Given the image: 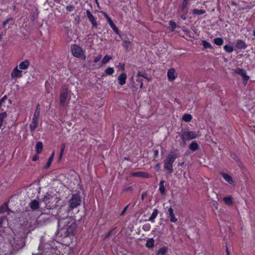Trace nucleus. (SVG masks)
Segmentation results:
<instances>
[{
    "label": "nucleus",
    "mask_w": 255,
    "mask_h": 255,
    "mask_svg": "<svg viewBox=\"0 0 255 255\" xmlns=\"http://www.w3.org/2000/svg\"><path fill=\"white\" fill-rule=\"evenodd\" d=\"M77 227L76 220L72 217L61 218L59 216L58 228L61 236L66 238L73 236L76 233Z\"/></svg>",
    "instance_id": "1"
},
{
    "label": "nucleus",
    "mask_w": 255,
    "mask_h": 255,
    "mask_svg": "<svg viewBox=\"0 0 255 255\" xmlns=\"http://www.w3.org/2000/svg\"><path fill=\"white\" fill-rule=\"evenodd\" d=\"M178 156L179 153L177 149L171 150L164 160V169L167 171L168 173L171 174L173 172V164Z\"/></svg>",
    "instance_id": "2"
},
{
    "label": "nucleus",
    "mask_w": 255,
    "mask_h": 255,
    "mask_svg": "<svg viewBox=\"0 0 255 255\" xmlns=\"http://www.w3.org/2000/svg\"><path fill=\"white\" fill-rule=\"evenodd\" d=\"M81 197L79 194H74L72 195L70 199L68 201V208L66 210L67 214L69 215V213L75 209L80 206L81 203Z\"/></svg>",
    "instance_id": "3"
},
{
    "label": "nucleus",
    "mask_w": 255,
    "mask_h": 255,
    "mask_svg": "<svg viewBox=\"0 0 255 255\" xmlns=\"http://www.w3.org/2000/svg\"><path fill=\"white\" fill-rule=\"evenodd\" d=\"M71 51L72 55L77 58H86V56L84 54V51L78 45L74 44L71 47Z\"/></svg>",
    "instance_id": "4"
},
{
    "label": "nucleus",
    "mask_w": 255,
    "mask_h": 255,
    "mask_svg": "<svg viewBox=\"0 0 255 255\" xmlns=\"http://www.w3.org/2000/svg\"><path fill=\"white\" fill-rule=\"evenodd\" d=\"M198 133L194 131H184L181 135L182 141V145L186 143L187 140L193 139L197 137Z\"/></svg>",
    "instance_id": "5"
},
{
    "label": "nucleus",
    "mask_w": 255,
    "mask_h": 255,
    "mask_svg": "<svg viewBox=\"0 0 255 255\" xmlns=\"http://www.w3.org/2000/svg\"><path fill=\"white\" fill-rule=\"evenodd\" d=\"M68 88L66 86L62 87L60 93V104L61 106L64 107L65 105L66 100L68 95Z\"/></svg>",
    "instance_id": "6"
},
{
    "label": "nucleus",
    "mask_w": 255,
    "mask_h": 255,
    "mask_svg": "<svg viewBox=\"0 0 255 255\" xmlns=\"http://www.w3.org/2000/svg\"><path fill=\"white\" fill-rule=\"evenodd\" d=\"M132 177H140L143 178H149L151 177L149 173L144 171H137L130 173Z\"/></svg>",
    "instance_id": "7"
},
{
    "label": "nucleus",
    "mask_w": 255,
    "mask_h": 255,
    "mask_svg": "<svg viewBox=\"0 0 255 255\" xmlns=\"http://www.w3.org/2000/svg\"><path fill=\"white\" fill-rule=\"evenodd\" d=\"M86 15L89 19V21L91 23L92 27L95 28H97L98 24L96 20V18L91 13L89 9L86 10Z\"/></svg>",
    "instance_id": "8"
},
{
    "label": "nucleus",
    "mask_w": 255,
    "mask_h": 255,
    "mask_svg": "<svg viewBox=\"0 0 255 255\" xmlns=\"http://www.w3.org/2000/svg\"><path fill=\"white\" fill-rule=\"evenodd\" d=\"M53 199V197L52 195L48 193H46L41 199V202H43L45 204V207H47V208H48L50 207L48 205L52 202Z\"/></svg>",
    "instance_id": "9"
},
{
    "label": "nucleus",
    "mask_w": 255,
    "mask_h": 255,
    "mask_svg": "<svg viewBox=\"0 0 255 255\" xmlns=\"http://www.w3.org/2000/svg\"><path fill=\"white\" fill-rule=\"evenodd\" d=\"M22 71L18 69V66H16L11 73V77L12 79L20 78L22 76Z\"/></svg>",
    "instance_id": "10"
},
{
    "label": "nucleus",
    "mask_w": 255,
    "mask_h": 255,
    "mask_svg": "<svg viewBox=\"0 0 255 255\" xmlns=\"http://www.w3.org/2000/svg\"><path fill=\"white\" fill-rule=\"evenodd\" d=\"M168 214L170 217V221L172 223H175L177 221V219L175 216L174 210L172 206L167 207Z\"/></svg>",
    "instance_id": "11"
},
{
    "label": "nucleus",
    "mask_w": 255,
    "mask_h": 255,
    "mask_svg": "<svg viewBox=\"0 0 255 255\" xmlns=\"http://www.w3.org/2000/svg\"><path fill=\"white\" fill-rule=\"evenodd\" d=\"M39 118L33 117L32 122L29 125V129L31 131L35 130L36 128L38 127V120Z\"/></svg>",
    "instance_id": "12"
},
{
    "label": "nucleus",
    "mask_w": 255,
    "mask_h": 255,
    "mask_svg": "<svg viewBox=\"0 0 255 255\" xmlns=\"http://www.w3.org/2000/svg\"><path fill=\"white\" fill-rule=\"evenodd\" d=\"M127 78V74L125 73H122L118 77V82L119 85L123 86L126 83Z\"/></svg>",
    "instance_id": "13"
},
{
    "label": "nucleus",
    "mask_w": 255,
    "mask_h": 255,
    "mask_svg": "<svg viewBox=\"0 0 255 255\" xmlns=\"http://www.w3.org/2000/svg\"><path fill=\"white\" fill-rule=\"evenodd\" d=\"M220 174L223 177L224 180L230 185H234V181L231 176L227 173L221 172Z\"/></svg>",
    "instance_id": "14"
},
{
    "label": "nucleus",
    "mask_w": 255,
    "mask_h": 255,
    "mask_svg": "<svg viewBox=\"0 0 255 255\" xmlns=\"http://www.w3.org/2000/svg\"><path fill=\"white\" fill-rule=\"evenodd\" d=\"M175 70L174 68L169 69L167 72V77L170 81L175 80L176 76H175Z\"/></svg>",
    "instance_id": "15"
},
{
    "label": "nucleus",
    "mask_w": 255,
    "mask_h": 255,
    "mask_svg": "<svg viewBox=\"0 0 255 255\" xmlns=\"http://www.w3.org/2000/svg\"><path fill=\"white\" fill-rule=\"evenodd\" d=\"M30 65V62L28 60H25L24 61L20 63L18 65V67L20 70H26L28 69Z\"/></svg>",
    "instance_id": "16"
},
{
    "label": "nucleus",
    "mask_w": 255,
    "mask_h": 255,
    "mask_svg": "<svg viewBox=\"0 0 255 255\" xmlns=\"http://www.w3.org/2000/svg\"><path fill=\"white\" fill-rule=\"evenodd\" d=\"M236 47L238 49H245L247 47V45L244 40L238 39L237 40Z\"/></svg>",
    "instance_id": "17"
},
{
    "label": "nucleus",
    "mask_w": 255,
    "mask_h": 255,
    "mask_svg": "<svg viewBox=\"0 0 255 255\" xmlns=\"http://www.w3.org/2000/svg\"><path fill=\"white\" fill-rule=\"evenodd\" d=\"M159 213V211L157 209H154L153 210V212L148 219V221H150L151 223H154L155 222V219L157 217V215Z\"/></svg>",
    "instance_id": "18"
},
{
    "label": "nucleus",
    "mask_w": 255,
    "mask_h": 255,
    "mask_svg": "<svg viewBox=\"0 0 255 255\" xmlns=\"http://www.w3.org/2000/svg\"><path fill=\"white\" fill-rule=\"evenodd\" d=\"M30 208L33 210L38 209L39 208V203L36 200H33L29 204Z\"/></svg>",
    "instance_id": "19"
},
{
    "label": "nucleus",
    "mask_w": 255,
    "mask_h": 255,
    "mask_svg": "<svg viewBox=\"0 0 255 255\" xmlns=\"http://www.w3.org/2000/svg\"><path fill=\"white\" fill-rule=\"evenodd\" d=\"M189 148L192 151H195L199 148V145L196 141H193L189 145Z\"/></svg>",
    "instance_id": "20"
},
{
    "label": "nucleus",
    "mask_w": 255,
    "mask_h": 255,
    "mask_svg": "<svg viewBox=\"0 0 255 255\" xmlns=\"http://www.w3.org/2000/svg\"><path fill=\"white\" fill-rule=\"evenodd\" d=\"M117 227H116L111 230L108 233L105 234L104 236V239L106 240L108 238H109L111 235H115L117 234Z\"/></svg>",
    "instance_id": "21"
},
{
    "label": "nucleus",
    "mask_w": 255,
    "mask_h": 255,
    "mask_svg": "<svg viewBox=\"0 0 255 255\" xmlns=\"http://www.w3.org/2000/svg\"><path fill=\"white\" fill-rule=\"evenodd\" d=\"M226 205L228 206H232L233 205V198L232 196H226L223 199Z\"/></svg>",
    "instance_id": "22"
},
{
    "label": "nucleus",
    "mask_w": 255,
    "mask_h": 255,
    "mask_svg": "<svg viewBox=\"0 0 255 255\" xmlns=\"http://www.w3.org/2000/svg\"><path fill=\"white\" fill-rule=\"evenodd\" d=\"M43 148V145L42 142L41 141L37 142L35 146L36 154H40L42 152Z\"/></svg>",
    "instance_id": "23"
},
{
    "label": "nucleus",
    "mask_w": 255,
    "mask_h": 255,
    "mask_svg": "<svg viewBox=\"0 0 255 255\" xmlns=\"http://www.w3.org/2000/svg\"><path fill=\"white\" fill-rule=\"evenodd\" d=\"M191 13L193 15H200L206 13V11L203 9H193L191 10Z\"/></svg>",
    "instance_id": "24"
},
{
    "label": "nucleus",
    "mask_w": 255,
    "mask_h": 255,
    "mask_svg": "<svg viewBox=\"0 0 255 255\" xmlns=\"http://www.w3.org/2000/svg\"><path fill=\"white\" fill-rule=\"evenodd\" d=\"M164 180H161L159 184V190L161 195H164L165 193V188L164 186Z\"/></svg>",
    "instance_id": "25"
},
{
    "label": "nucleus",
    "mask_w": 255,
    "mask_h": 255,
    "mask_svg": "<svg viewBox=\"0 0 255 255\" xmlns=\"http://www.w3.org/2000/svg\"><path fill=\"white\" fill-rule=\"evenodd\" d=\"M8 210V204L7 202L4 203L0 206V214L5 213Z\"/></svg>",
    "instance_id": "26"
},
{
    "label": "nucleus",
    "mask_w": 255,
    "mask_h": 255,
    "mask_svg": "<svg viewBox=\"0 0 255 255\" xmlns=\"http://www.w3.org/2000/svg\"><path fill=\"white\" fill-rule=\"evenodd\" d=\"M7 113L6 112H3L0 113V128L3 125L4 119L7 117Z\"/></svg>",
    "instance_id": "27"
},
{
    "label": "nucleus",
    "mask_w": 255,
    "mask_h": 255,
    "mask_svg": "<svg viewBox=\"0 0 255 255\" xmlns=\"http://www.w3.org/2000/svg\"><path fill=\"white\" fill-rule=\"evenodd\" d=\"M112 59V56L108 55H105L101 61V65L108 63Z\"/></svg>",
    "instance_id": "28"
},
{
    "label": "nucleus",
    "mask_w": 255,
    "mask_h": 255,
    "mask_svg": "<svg viewBox=\"0 0 255 255\" xmlns=\"http://www.w3.org/2000/svg\"><path fill=\"white\" fill-rule=\"evenodd\" d=\"M235 73L242 77L245 76L247 74L246 70L244 69L238 68L235 69Z\"/></svg>",
    "instance_id": "29"
},
{
    "label": "nucleus",
    "mask_w": 255,
    "mask_h": 255,
    "mask_svg": "<svg viewBox=\"0 0 255 255\" xmlns=\"http://www.w3.org/2000/svg\"><path fill=\"white\" fill-rule=\"evenodd\" d=\"M214 43L217 46H221L224 43V40L221 37H217L214 39Z\"/></svg>",
    "instance_id": "30"
},
{
    "label": "nucleus",
    "mask_w": 255,
    "mask_h": 255,
    "mask_svg": "<svg viewBox=\"0 0 255 255\" xmlns=\"http://www.w3.org/2000/svg\"><path fill=\"white\" fill-rule=\"evenodd\" d=\"M168 251V248L164 247L159 249L157 255H165Z\"/></svg>",
    "instance_id": "31"
},
{
    "label": "nucleus",
    "mask_w": 255,
    "mask_h": 255,
    "mask_svg": "<svg viewBox=\"0 0 255 255\" xmlns=\"http://www.w3.org/2000/svg\"><path fill=\"white\" fill-rule=\"evenodd\" d=\"M54 155V152H53L52 153V155L49 157L48 161L45 166V168H46V169L48 168L50 166V165L52 163V162L53 160Z\"/></svg>",
    "instance_id": "32"
},
{
    "label": "nucleus",
    "mask_w": 255,
    "mask_h": 255,
    "mask_svg": "<svg viewBox=\"0 0 255 255\" xmlns=\"http://www.w3.org/2000/svg\"><path fill=\"white\" fill-rule=\"evenodd\" d=\"M202 45L205 49H213V46L209 42L206 41V40H202Z\"/></svg>",
    "instance_id": "33"
},
{
    "label": "nucleus",
    "mask_w": 255,
    "mask_h": 255,
    "mask_svg": "<svg viewBox=\"0 0 255 255\" xmlns=\"http://www.w3.org/2000/svg\"><path fill=\"white\" fill-rule=\"evenodd\" d=\"M154 241L153 239H148L146 243V247L148 248H151L154 247Z\"/></svg>",
    "instance_id": "34"
},
{
    "label": "nucleus",
    "mask_w": 255,
    "mask_h": 255,
    "mask_svg": "<svg viewBox=\"0 0 255 255\" xmlns=\"http://www.w3.org/2000/svg\"><path fill=\"white\" fill-rule=\"evenodd\" d=\"M40 105L39 104H38L36 107V109L35 110V112L34 113L33 117L39 118L40 116Z\"/></svg>",
    "instance_id": "35"
},
{
    "label": "nucleus",
    "mask_w": 255,
    "mask_h": 255,
    "mask_svg": "<svg viewBox=\"0 0 255 255\" xmlns=\"http://www.w3.org/2000/svg\"><path fill=\"white\" fill-rule=\"evenodd\" d=\"M192 117L190 114H185L183 116L182 119L186 122H189L191 121Z\"/></svg>",
    "instance_id": "36"
},
{
    "label": "nucleus",
    "mask_w": 255,
    "mask_h": 255,
    "mask_svg": "<svg viewBox=\"0 0 255 255\" xmlns=\"http://www.w3.org/2000/svg\"><path fill=\"white\" fill-rule=\"evenodd\" d=\"M102 12L103 14V15H104V17H105V18L106 19V20H107V22L109 23V24L110 25V26L114 23L113 22V20H112L111 18L107 14V13H106L105 12Z\"/></svg>",
    "instance_id": "37"
},
{
    "label": "nucleus",
    "mask_w": 255,
    "mask_h": 255,
    "mask_svg": "<svg viewBox=\"0 0 255 255\" xmlns=\"http://www.w3.org/2000/svg\"><path fill=\"white\" fill-rule=\"evenodd\" d=\"M114 71L113 67H109L105 70V73L107 75H112L114 74Z\"/></svg>",
    "instance_id": "38"
},
{
    "label": "nucleus",
    "mask_w": 255,
    "mask_h": 255,
    "mask_svg": "<svg viewBox=\"0 0 255 255\" xmlns=\"http://www.w3.org/2000/svg\"><path fill=\"white\" fill-rule=\"evenodd\" d=\"M224 49L228 53H231L234 51L233 47L228 44H226L224 46Z\"/></svg>",
    "instance_id": "39"
},
{
    "label": "nucleus",
    "mask_w": 255,
    "mask_h": 255,
    "mask_svg": "<svg viewBox=\"0 0 255 255\" xmlns=\"http://www.w3.org/2000/svg\"><path fill=\"white\" fill-rule=\"evenodd\" d=\"M136 77H141L142 79H147V74L145 72L138 71L137 73Z\"/></svg>",
    "instance_id": "40"
},
{
    "label": "nucleus",
    "mask_w": 255,
    "mask_h": 255,
    "mask_svg": "<svg viewBox=\"0 0 255 255\" xmlns=\"http://www.w3.org/2000/svg\"><path fill=\"white\" fill-rule=\"evenodd\" d=\"M65 143H62L61 145V147H60V153H59V160H61L63 155V153H64V150H65Z\"/></svg>",
    "instance_id": "41"
},
{
    "label": "nucleus",
    "mask_w": 255,
    "mask_h": 255,
    "mask_svg": "<svg viewBox=\"0 0 255 255\" xmlns=\"http://www.w3.org/2000/svg\"><path fill=\"white\" fill-rule=\"evenodd\" d=\"M169 26L170 27L171 30L173 31L176 28V23L174 21L170 20L169 21Z\"/></svg>",
    "instance_id": "42"
},
{
    "label": "nucleus",
    "mask_w": 255,
    "mask_h": 255,
    "mask_svg": "<svg viewBox=\"0 0 255 255\" xmlns=\"http://www.w3.org/2000/svg\"><path fill=\"white\" fill-rule=\"evenodd\" d=\"M136 81L138 83L140 88L142 89L143 87V79L141 77H136Z\"/></svg>",
    "instance_id": "43"
},
{
    "label": "nucleus",
    "mask_w": 255,
    "mask_h": 255,
    "mask_svg": "<svg viewBox=\"0 0 255 255\" xmlns=\"http://www.w3.org/2000/svg\"><path fill=\"white\" fill-rule=\"evenodd\" d=\"M151 228V226L149 223H146L142 226V229L143 231L147 232L149 231Z\"/></svg>",
    "instance_id": "44"
},
{
    "label": "nucleus",
    "mask_w": 255,
    "mask_h": 255,
    "mask_svg": "<svg viewBox=\"0 0 255 255\" xmlns=\"http://www.w3.org/2000/svg\"><path fill=\"white\" fill-rule=\"evenodd\" d=\"M131 44V42L128 40H125L124 41L123 46V47L128 49V48L129 46Z\"/></svg>",
    "instance_id": "45"
},
{
    "label": "nucleus",
    "mask_w": 255,
    "mask_h": 255,
    "mask_svg": "<svg viewBox=\"0 0 255 255\" xmlns=\"http://www.w3.org/2000/svg\"><path fill=\"white\" fill-rule=\"evenodd\" d=\"M30 19L31 21H34L36 18V15L35 12H31L29 15Z\"/></svg>",
    "instance_id": "46"
},
{
    "label": "nucleus",
    "mask_w": 255,
    "mask_h": 255,
    "mask_svg": "<svg viewBox=\"0 0 255 255\" xmlns=\"http://www.w3.org/2000/svg\"><path fill=\"white\" fill-rule=\"evenodd\" d=\"M75 6L73 5H67L66 7V9L67 11H72L74 10Z\"/></svg>",
    "instance_id": "47"
},
{
    "label": "nucleus",
    "mask_w": 255,
    "mask_h": 255,
    "mask_svg": "<svg viewBox=\"0 0 255 255\" xmlns=\"http://www.w3.org/2000/svg\"><path fill=\"white\" fill-rule=\"evenodd\" d=\"M242 77L243 78V84L245 85H246L247 84L250 77L247 74L245 76H243Z\"/></svg>",
    "instance_id": "48"
},
{
    "label": "nucleus",
    "mask_w": 255,
    "mask_h": 255,
    "mask_svg": "<svg viewBox=\"0 0 255 255\" xmlns=\"http://www.w3.org/2000/svg\"><path fill=\"white\" fill-rule=\"evenodd\" d=\"M133 191V188L132 186H129L124 189V192H132Z\"/></svg>",
    "instance_id": "49"
},
{
    "label": "nucleus",
    "mask_w": 255,
    "mask_h": 255,
    "mask_svg": "<svg viewBox=\"0 0 255 255\" xmlns=\"http://www.w3.org/2000/svg\"><path fill=\"white\" fill-rule=\"evenodd\" d=\"M102 55L99 54L97 57H96L94 59V63H97L99 62L102 58Z\"/></svg>",
    "instance_id": "50"
},
{
    "label": "nucleus",
    "mask_w": 255,
    "mask_h": 255,
    "mask_svg": "<svg viewBox=\"0 0 255 255\" xmlns=\"http://www.w3.org/2000/svg\"><path fill=\"white\" fill-rule=\"evenodd\" d=\"M189 0H183L182 5V9H184V8H185V7H186Z\"/></svg>",
    "instance_id": "51"
},
{
    "label": "nucleus",
    "mask_w": 255,
    "mask_h": 255,
    "mask_svg": "<svg viewBox=\"0 0 255 255\" xmlns=\"http://www.w3.org/2000/svg\"><path fill=\"white\" fill-rule=\"evenodd\" d=\"M128 206L129 205H128L124 208L123 210L122 211L120 214L121 216H124L125 215V213L126 212L128 209Z\"/></svg>",
    "instance_id": "52"
},
{
    "label": "nucleus",
    "mask_w": 255,
    "mask_h": 255,
    "mask_svg": "<svg viewBox=\"0 0 255 255\" xmlns=\"http://www.w3.org/2000/svg\"><path fill=\"white\" fill-rule=\"evenodd\" d=\"M119 68L121 69L122 71H124L125 67V64L120 63L119 65Z\"/></svg>",
    "instance_id": "53"
},
{
    "label": "nucleus",
    "mask_w": 255,
    "mask_h": 255,
    "mask_svg": "<svg viewBox=\"0 0 255 255\" xmlns=\"http://www.w3.org/2000/svg\"><path fill=\"white\" fill-rule=\"evenodd\" d=\"M39 159L38 154H36L32 157V161H36Z\"/></svg>",
    "instance_id": "54"
},
{
    "label": "nucleus",
    "mask_w": 255,
    "mask_h": 255,
    "mask_svg": "<svg viewBox=\"0 0 255 255\" xmlns=\"http://www.w3.org/2000/svg\"><path fill=\"white\" fill-rule=\"evenodd\" d=\"M154 153V157H157L158 156L159 152L158 150L157 149H155L153 151Z\"/></svg>",
    "instance_id": "55"
},
{
    "label": "nucleus",
    "mask_w": 255,
    "mask_h": 255,
    "mask_svg": "<svg viewBox=\"0 0 255 255\" xmlns=\"http://www.w3.org/2000/svg\"><path fill=\"white\" fill-rule=\"evenodd\" d=\"M11 19L10 18H8V19H7L6 20H5L3 22V26H5L7 23H8L9 20H10Z\"/></svg>",
    "instance_id": "56"
},
{
    "label": "nucleus",
    "mask_w": 255,
    "mask_h": 255,
    "mask_svg": "<svg viewBox=\"0 0 255 255\" xmlns=\"http://www.w3.org/2000/svg\"><path fill=\"white\" fill-rule=\"evenodd\" d=\"M131 86L133 89H134L135 90L137 89L136 86L135 85V82L133 81L132 82Z\"/></svg>",
    "instance_id": "57"
},
{
    "label": "nucleus",
    "mask_w": 255,
    "mask_h": 255,
    "mask_svg": "<svg viewBox=\"0 0 255 255\" xmlns=\"http://www.w3.org/2000/svg\"><path fill=\"white\" fill-rule=\"evenodd\" d=\"M113 31L118 35H120V31L119 30V29L118 28V27L115 29H114Z\"/></svg>",
    "instance_id": "58"
},
{
    "label": "nucleus",
    "mask_w": 255,
    "mask_h": 255,
    "mask_svg": "<svg viewBox=\"0 0 255 255\" xmlns=\"http://www.w3.org/2000/svg\"><path fill=\"white\" fill-rule=\"evenodd\" d=\"M110 27L113 29V30L114 29H116L117 28V27L116 26V25L114 23L112 24L111 25H110Z\"/></svg>",
    "instance_id": "59"
},
{
    "label": "nucleus",
    "mask_w": 255,
    "mask_h": 255,
    "mask_svg": "<svg viewBox=\"0 0 255 255\" xmlns=\"http://www.w3.org/2000/svg\"><path fill=\"white\" fill-rule=\"evenodd\" d=\"M5 101H3L2 99H0V108L3 106V103H4Z\"/></svg>",
    "instance_id": "60"
},
{
    "label": "nucleus",
    "mask_w": 255,
    "mask_h": 255,
    "mask_svg": "<svg viewBox=\"0 0 255 255\" xmlns=\"http://www.w3.org/2000/svg\"><path fill=\"white\" fill-rule=\"evenodd\" d=\"M252 131H253L254 132V133L255 134V126H254L252 128V129H251Z\"/></svg>",
    "instance_id": "61"
},
{
    "label": "nucleus",
    "mask_w": 255,
    "mask_h": 255,
    "mask_svg": "<svg viewBox=\"0 0 255 255\" xmlns=\"http://www.w3.org/2000/svg\"><path fill=\"white\" fill-rule=\"evenodd\" d=\"M226 251L227 255H230L228 247L226 246Z\"/></svg>",
    "instance_id": "62"
},
{
    "label": "nucleus",
    "mask_w": 255,
    "mask_h": 255,
    "mask_svg": "<svg viewBox=\"0 0 255 255\" xmlns=\"http://www.w3.org/2000/svg\"><path fill=\"white\" fill-rule=\"evenodd\" d=\"M7 99V97L6 95L4 96L1 99H2L3 101H6Z\"/></svg>",
    "instance_id": "63"
},
{
    "label": "nucleus",
    "mask_w": 255,
    "mask_h": 255,
    "mask_svg": "<svg viewBox=\"0 0 255 255\" xmlns=\"http://www.w3.org/2000/svg\"><path fill=\"white\" fill-rule=\"evenodd\" d=\"M58 253L57 252H55V255H61L60 252L59 251H58ZM62 255H64L62 254Z\"/></svg>",
    "instance_id": "64"
}]
</instances>
